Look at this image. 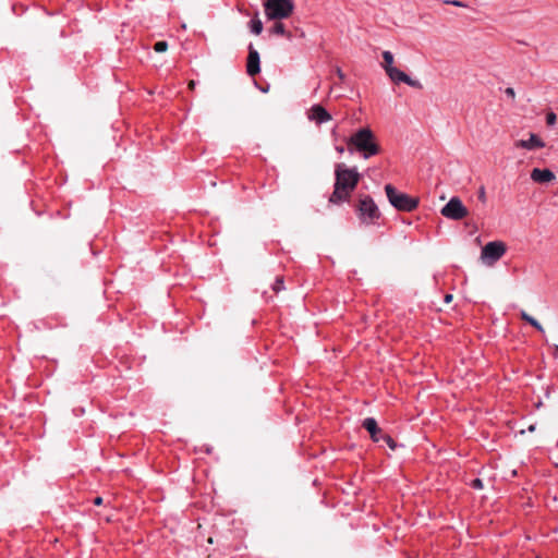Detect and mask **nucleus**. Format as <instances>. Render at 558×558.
I'll list each match as a JSON object with an SVG mask.
<instances>
[{"mask_svg": "<svg viewBox=\"0 0 558 558\" xmlns=\"http://www.w3.org/2000/svg\"><path fill=\"white\" fill-rule=\"evenodd\" d=\"M335 186L329 203L339 205L349 201L352 192L359 184L360 173L355 168H348L344 163L336 165Z\"/></svg>", "mask_w": 558, "mask_h": 558, "instance_id": "nucleus-1", "label": "nucleus"}, {"mask_svg": "<svg viewBox=\"0 0 558 558\" xmlns=\"http://www.w3.org/2000/svg\"><path fill=\"white\" fill-rule=\"evenodd\" d=\"M348 150L357 151L363 158L368 159L380 153V146L374 132L369 128H362L347 138Z\"/></svg>", "mask_w": 558, "mask_h": 558, "instance_id": "nucleus-2", "label": "nucleus"}, {"mask_svg": "<svg viewBox=\"0 0 558 558\" xmlns=\"http://www.w3.org/2000/svg\"><path fill=\"white\" fill-rule=\"evenodd\" d=\"M385 192L389 203L400 211H413L418 206V198L399 192L393 185L386 184Z\"/></svg>", "mask_w": 558, "mask_h": 558, "instance_id": "nucleus-3", "label": "nucleus"}, {"mask_svg": "<svg viewBox=\"0 0 558 558\" xmlns=\"http://www.w3.org/2000/svg\"><path fill=\"white\" fill-rule=\"evenodd\" d=\"M265 14L269 20H282L289 17L294 9L292 0H266Z\"/></svg>", "mask_w": 558, "mask_h": 558, "instance_id": "nucleus-4", "label": "nucleus"}, {"mask_svg": "<svg viewBox=\"0 0 558 558\" xmlns=\"http://www.w3.org/2000/svg\"><path fill=\"white\" fill-rule=\"evenodd\" d=\"M356 210L360 220L365 225H374L380 217L377 205L368 195L360 198Z\"/></svg>", "mask_w": 558, "mask_h": 558, "instance_id": "nucleus-5", "label": "nucleus"}, {"mask_svg": "<svg viewBox=\"0 0 558 558\" xmlns=\"http://www.w3.org/2000/svg\"><path fill=\"white\" fill-rule=\"evenodd\" d=\"M362 426L369 433L371 438L374 442L384 441L390 449L397 448V442L378 426L374 417H366Z\"/></svg>", "mask_w": 558, "mask_h": 558, "instance_id": "nucleus-6", "label": "nucleus"}, {"mask_svg": "<svg viewBox=\"0 0 558 558\" xmlns=\"http://www.w3.org/2000/svg\"><path fill=\"white\" fill-rule=\"evenodd\" d=\"M507 246L501 241L488 242L481 252V259L484 264L493 266L498 262L506 253Z\"/></svg>", "mask_w": 558, "mask_h": 558, "instance_id": "nucleus-7", "label": "nucleus"}, {"mask_svg": "<svg viewBox=\"0 0 558 558\" xmlns=\"http://www.w3.org/2000/svg\"><path fill=\"white\" fill-rule=\"evenodd\" d=\"M441 215L451 220H461L469 215L468 208L463 205L459 197H451L449 202L441 208Z\"/></svg>", "mask_w": 558, "mask_h": 558, "instance_id": "nucleus-8", "label": "nucleus"}, {"mask_svg": "<svg viewBox=\"0 0 558 558\" xmlns=\"http://www.w3.org/2000/svg\"><path fill=\"white\" fill-rule=\"evenodd\" d=\"M386 74L389 76V78L395 83H404L411 87L414 88H422V84L417 80H412L408 74H405L403 71L397 69L396 66L391 68L390 70L386 71Z\"/></svg>", "mask_w": 558, "mask_h": 558, "instance_id": "nucleus-9", "label": "nucleus"}, {"mask_svg": "<svg viewBox=\"0 0 558 558\" xmlns=\"http://www.w3.org/2000/svg\"><path fill=\"white\" fill-rule=\"evenodd\" d=\"M246 72L250 76H255L260 72V58L258 51L250 45L246 62Z\"/></svg>", "mask_w": 558, "mask_h": 558, "instance_id": "nucleus-10", "label": "nucleus"}, {"mask_svg": "<svg viewBox=\"0 0 558 558\" xmlns=\"http://www.w3.org/2000/svg\"><path fill=\"white\" fill-rule=\"evenodd\" d=\"M308 119L323 124L331 120V114L323 106L314 105L310 110Z\"/></svg>", "mask_w": 558, "mask_h": 558, "instance_id": "nucleus-11", "label": "nucleus"}, {"mask_svg": "<svg viewBox=\"0 0 558 558\" xmlns=\"http://www.w3.org/2000/svg\"><path fill=\"white\" fill-rule=\"evenodd\" d=\"M514 146L517 148L533 150L545 147V143L536 134L531 133L529 140H519L514 143Z\"/></svg>", "mask_w": 558, "mask_h": 558, "instance_id": "nucleus-12", "label": "nucleus"}, {"mask_svg": "<svg viewBox=\"0 0 558 558\" xmlns=\"http://www.w3.org/2000/svg\"><path fill=\"white\" fill-rule=\"evenodd\" d=\"M531 179L536 183H548L555 179V174L549 169L534 168L531 172Z\"/></svg>", "mask_w": 558, "mask_h": 558, "instance_id": "nucleus-13", "label": "nucleus"}, {"mask_svg": "<svg viewBox=\"0 0 558 558\" xmlns=\"http://www.w3.org/2000/svg\"><path fill=\"white\" fill-rule=\"evenodd\" d=\"M521 319L533 326L537 331L544 332L543 326L531 315H529L525 311H521L520 313Z\"/></svg>", "mask_w": 558, "mask_h": 558, "instance_id": "nucleus-14", "label": "nucleus"}, {"mask_svg": "<svg viewBox=\"0 0 558 558\" xmlns=\"http://www.w3.org/2000/svg\"><path fill=\"white\" fill-rule=\"evenodd\" d=\"M385 72L393 68V54L390 51L383 52Z\"/></svg>", "mask_w": 558, "mask_h": 558, "instance_id": "nucleus-15", "label": "nucleus"}, {"mask_svg": "<svg viewBox=\"0 0 558 558\" xmlns=\"http://www.w3.org/2000/svg\"><path fill=\"white\" fill-rule=\"evenodd\" d=\"M251 31L255 35H259L262 33V31H263V23H262V21L258 20V19L252 20L251 21Z\"/></svg>", "mask_w": 558, "mask_h": 558, "instance_id": "nucleus-16", "label": "nucleus"}, {"mask_svg": "<svg viewBox=\"0 0 558 558\" xmlns=\"http://www.w3.org/2000/svg\"><path fill=\"white\" fill-rule=\"evenodd\" d=\"M272 33L277 35H286V26L281 22L275 23L272 27Z\"/></svg>", "mask_w": 558, "mask_h": 558, "instance_id": "nucleus-17", "label": "nucleus"}, {"mask_svg": "<svg viewBox=\"0 0 558 558\" xmlns=\"http://www.w3.org/2000/svg\"><path fill=\"white\" fill-rule=\"evenodd\" d=\"M284 289V286H283V277H277L274 284H272V290L278 293L280 292L281 290Z\"/></svg>", "mask_w": 558, "mask_h": 558, "instance_id": "nucleus-18", "label": "nucleus"}, {"mask_svg": "<svg viewBox=\"0 0 558 558\" xmlns=\"http://www.w3.org/2000/svg\"><path fill=\"white\" fill-rule=\"evenodd\" d=\"M168 49V43L165 40L157 41L154 45V50L156 52H165Z\"/></svg>", "mask_w": 558, "mask_h": 558, "instance_id": "nucleus-19", "label": "nucleus"}, {"mask_svg": "<svg viewBox=\"0 0 558 558\" xmlns=\"http://www.w3.org/2000/svg\"><path fill=\"white\" fill-rule=\"evenodd\" d=\"M557 121V117L555 112H548L546 114V123L547 125H554Z\"/></svg>", "mask_w": 558, "mask_h": 558, "instance_id": "nucleus-20", "label": "nucleus"}, {"mask_svg": "<svg viewBox=\"0 0 558 558\" xmlns=\"http://www.w3.org/2000/svg\"><path fill=\"white\" fill-rule=\"evenodd\" d=\"M471 487L474 488V489H482L483 488V482L481 478H474L472 482H471Z\"/></svg>", "mask_w": 558, "mask_h": 558, "instance_id": "nucleus-21", "label": "nucleus"}, {"mask_svg": "<svg viewBox=\"0 0 558 558\" xmlns=\"http://www.w3.org/2000/svg\"><path fill=\"white\" fill-rule=\"evenodd\" d=\"M478 199L483 203L486 202V192L484 186H481L478 190Z\"/></svg>", "mask_w": 558, "mask_h": 558, "instance_id": "nucleus-22", "label": "nucleus"}, {"mask_svg": "<svg viewBox=\"0 0 558 558\" xmlns=\"http://www.w3.org/2000/svg\"><path fill=\"white\" fill-rule=\"evenodd\" d=\"M445 2L448 4H452L454 7H466L465 3H463L462 1H459V0H450V1H445Z\"/></svg>", "mask_w": 558, "mask_h": 558, "instance_id": "nucleus-23", "label": "nucleus"}, {"mask_svg": "<svg viewBox=\"0 0 558 558\" xmlns=\"http://www.w3.org/2000/svg\"><path fill=\"white\" fill-rule=\"evenodd\" d=\"M505 94L510 97L511 99H514L515 97V92L512 87H507L506 90H505Z\"/></svg>", "mask_w": 558, "mask_h": 558, "instance_id": "nucleus-24", "label": "nucleus"}, {"mask_svg": "<svg viewBox=\"0 0 558 558\" xmlns=\"http://www.w3.org/2000/svg\"><path fill=\"white\" fill-rule=\"evenodd\" d=\"M336 74H337V76L339 77V80H340L341 82H342V81H344V78H345V74L342 72V70H341L340 68H337V69H336Z\"/></svg>", "mask_w": 558, "mask_h": 558, "instance_id": "nucleus-25", "label": "nucleus"}, {"mask_svg": "<svg viewBox=\"0 0 558 558\" xmlns=\"http://www.w3.org/2000/svg\"><path fill=\"white\" fill-rule=\"evenodd\" d=\"M102 502H104V499H102L101 497H96V498H94V500H93V504H94L95 506H100V505H102Z\"/></svg>", "mask_w": 558, "mask_h": 558, "instance_id": "nucleus-26", "label": "nucleus"}, {"mask_svg": "<svg viewBox=\"0 0 558 558\" xmlns=\"http://www.w3.org/2000/svg\"><path fill=\"white\" fill-rule=\"evenodd\" d=\"M444 301L447 304L450 303L452 301V295L451 294H446Z\"/></svg>", "mask_w": 558, "mask_h": 558, "instance_id": "nucleus-27", "label": "nucleus"}, {"mask_svg": "<svg viewBox=\"0 0 558 558\" xmlns=\"http://www.w3.org/2000/svg\"><path fill=\"white\" fill-rule=\"evenodd\" d=\"M336 150H337L339 154H343V151H344V147H343V146H336Z\"/></svg>", "mask_w": 558, "mask_h": 558, "instance_id": "nucleus-28", "label": "nucleus"}]
</instances>
